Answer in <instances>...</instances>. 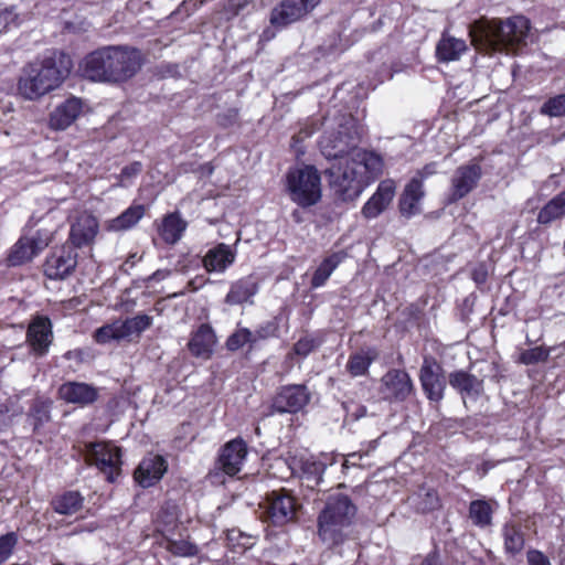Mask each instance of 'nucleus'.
I'll return each instance as SVG.
<instances>
[{"label": "nucleus", "mask_w": 565, "mask_h": 565, "mask_svg": "<svg viewBox=\"0 0 565 565\" xmlns=\"http://www.w3.org/2000/svg\"><path fill=\"white\" fill-rule=\"evenodd\" d=\"M246 456L247 445L242 438L230 440L222 447L215 469L222 470L227 476H235L241 471Z\"/></svg>", "instance_id": "ddd939ff"}, {"label": "nucleus", "mask_w": 565, "mask_h": 565, "mask_svg": "<svg viewBox=\"0 0 565 565\" xmlns=\"http://www.w3.org/2000/svg\"><path fill=\"white\" fill-rule=\"evenodd\" d=\"M327 463L322 460L306 459L301 461L302 480L307 482V487L313 489L322 481Z\"/></svg>", "instance_id": "e433bc0d"}, {"label": "nucleus", "mask_w": 565, "mask_h": 565, "mask_svg": "<svg viewBox=\"0 0 565 565\" xmlns=\"http://www.w3.org/2000/svg\"><path fill=\"white\" fill-rule=\"evenodd\" d=\"M435 172H436V166H435V163H430V164L425 166L422 170H419L415 178L423 181L425 178L434 174Z\"/></svg>", "instance_id": "6e6d98bb"}, {"label": "nucleus", "mask_w": 565, "mask_h": 565, "mask_svg": "<svg viewBox=\"0 0 565 565\" xmlns=\"http://www.w3.org/2000/svg\"><path fill=\"white\" fill-rule=\"evenodd\" d=\"M244 345H249L250 349L253 348L252 330L237 324L235 331L227 338L225 347L230 351H237Z\"/></svg>", "instance_id": "79ce46f5"}, {"label": "nucleus", "mask_w": 565, "mask_h": 565, "mask_svg": "<svg viewBox=\"0 0 565 565\" xmlns=\"http://www.w3.org/2000/svg\"><path fill=\"white\" fill-rule=\"evenodd\" d=\"M235 257L236 253L231 246L220 243L207 250L203 266L207 271L223 273L235 262Z\"/></svg>", "instance_id": "cd10ccee"}, {"label": "nucleus", "mask_w": 565, "mask_h": 565, "mask_svg": "<svg viewBox=\"0 0 565 565\" xmlns=\"http://www.w3.org/2000/svg\"><path fill=\"white\" fill-rule=\"evenodd\" d=\"M420 565H443L439 557L436 554H428L422 562Z\"/></svg>", "instance_id": "052dcab7"}, {"label": "nucleus", "mask_w": 565, "mask_h": 565, "mask_svg": "<svg viewBox=\"0 0 565 565\" xmlns=\"http://www.w3.org/2000/svg\"><path fill=\"white\" fill-rule=\"evenodd\" d=\"M53 340L52 323L47 317H36L29 324L26 341L32 352L42 356L47 353Z\"/></svg>", "instance_id": "dca6fc26"}, {"label": "nucleus", "mask_w": 565, "mask_h": 565, "mask_svg": "<svg viewBox=\"0 0 565 565\" xmlns=\"http://www.w3.org/2000/svg\"><path fill=\"white\" fill-rule=\"evenodd\" d=\"M186 225V222L179 213H170L162 220V223L159 226V235L164 243L173 245L180 241Z\"/></svg>", "instance_id": "2f4dec72"}, {"label": "nucleus", "mask_w": 565, "mask_h": 565, "mask_svg": "<svg viewBox=\"0 0 565 565\" xmlns=\"http://www.w3.org/2000/svg\"><path fill=\"white\" fill-rule=\"evenodd\" d=\"M99 232L98 220L88 213L81 214L71 225L68 241L74 248L90 246Z\"/></svg>", "instance_id": "f3484780"}, {"label": "nucleus", "mask_w": 565, "mask_h": 565, "mask_svg": "<svg viewBox=\"0 0 565 565\" xmlns=\"http://www.w3.org/2000/svg\"><path fill=\"white\" fill-rule=\"evenodd\" d=\"M356 511L355 504L348 495L330 494L318 516V535L321 541L329 546H337L348 540Z\"/></svg>", "instance_id": "20e7f679"}, {"label": "nucleus", "mask_w": 565, "mask_h": 565, "mask_svg": "<svg viewBox=\"0 0 565 565\" xmlns=\"http://www.w3.org/2000/svg\"><path fill=\"white\" fill-rule=\"evenodd\" d=\"M438 370V365L425 361L419 373L423 391L427 398L433 402H440L444 398L446 388L445 379Z\"/></svg>", "instance_id": "4be33fe9"}, {"label": "nucleus", "mask_w": 565, "mask_h": 565, "mask_svg": "<svg viewBox=\"0 0 565 565\" xmlns=\"http://www.w3.org/2000/svg\"><path fill=\"white\" fill-rule=\"evenodd\" d=\"M313 132H315L313 127L306 126V127L301 128L300 131L298 132V135H296L292 139L295 141H301L306 138H309Z\"/></svg>", "instance_id": "4d7b16f0"}, {"label": "nucleus", "mask_w": 565, "mask_h": 565, "mask_svg": "<svg viewBox=\"0 0 565 565\" xmlns=\"http://www.w3.org/2000/svg\"><path fill=\"white\" fill-rule=\"evenodd\" d=\"M167 470L168 462L162 456L148 454L136 468L134 479L142 488H149L158 483Z\"/></svg>", "instance_id": "4468645a"}, {"label": "nucleus", "mask_w": 565, "mask_h": 565, "mask_svg": "<svg viewBox=\"0 0 565 565\" xmlns=\"http://www.w3.org/2000/svg\"><path fill=\"white\" fill-rule=\"evenodd\" d=\"M142 170V166L140 162H132L129 166L122 168L120 172V183L124 184L125 180L135 178Z\"/></svg>", "instance_id": "603ef678"}, {"label": "nucleus", "mask_w": 565, "mask_h": 565, "mask_svg": "<svg viewBox=\"0 0 565 565\" xmlns=\"http://www.w3.org/2000/svg\"><path fill=\"white\" fill-rule=\"evenodd\" d=\"M152 324V318L148 315H137L124 321H119L122 339L138 337Z\"/></svg>", "instance_id": "58836bf2"}, {"label": "nucleus", "mask_w": 565, "mask_h": 565, "mask_svg": "<svg viewBox=\"0 0 565 565\" xmlns=\"http://www.w3.org/2000/svg\"><path fill=\"white\" fill-rule=\"evenodd\" d=\"M319 342L316 341L313 338L310 337H303L299 339L295 345L294 351L297 355L307 356L310 354L316 348H318Z\"/></svg>", "instance_id": "8fccbe9b"}, {"label": "nucleus", "mask_w": 565, "mask_h": 565, "mask_svg": "<svg viewBox=\"0 0 565 565\" xmlns=\"http://www.w3.org/2000/svg\"><path fill=\"white\" fill-rule=\"evenodd\" d=\"M481 178V168L478 164L459 167L451 179L450 201L456 202L471 192Z\"/></svg>", "instance_id": "a211bd4d"}, {"label": "nucleus", "mask_w": 565, "mask_h": 565, "mask_svg": "<svg viewBox=\"0 0 565 565\" xmlns=\"http://www.w3.org/2000/svg\"><path fill=\"white\" fill-rule=\"evenodd\" d=\"M530 21L523 15L477 22L470 30L472 43L484 51L511 53L526 44Z\"/></svg>", "instance_id": "f03ea898"}, {"label": "nucleus", "mask_w": 565, "mask_h": 565, "mask_svg": "<svg viewBox=\"0 0 565 565\" xmlns=\"http://www.w3.org/2000/svg\"><path fill=\"white\" fill-rule=\"evenodd\" d=\"M234 0H230L231 2V7H232V10L233 12L236 14L238 13V11L244 7V4L247 2V0L244 1V3H238V4H232Z\"/></svg>", "instance_id": "e2e57ef3"}, {"label": "nucleus", "mask_w": 565, "mask_h": 565, "mask_svg": "<svg viewBox=\"0 0 565 565\" xmlns=\"http://www.w3.org/2000/svg\"><path fill=\"white\" fill-rule=\"evenodd\" d=\"M143 62V54L136 47L111 46V84L132 78L141 70Z\"/></svg>", "instance_id": "0eeeda50"}, {"label": "nucleus", "mask_w": 565, "mask_h": 565, "mask_svg": "<svg viewBox=\"0 0 565 565\" xmlns=\"http://www.w3.org/2000/svg\"><path fill=\"white\" fill-rule=\"evenodd\" d=\"M347 258V253L343 250L333 252L327 255L317 266L312 274L310 286L313 289L320 288L326 285L332 273L338 266Z\"/></svg>", "instance_id": "c756f323"}, {"label": "nucleus", "mask_w": 565, "mask_h": 565, "mask_svg": "<svg viewBox=\"0 0 565 565\" xmlns=\"http://www.w3.org/2000/svg\"><path fill=\"white\" fill-rule=\"evenodd\" d=\"M267 338V333L264 328H259L255 331H252V344L253 347L260 340H264Z\"/></svg>", "instance_id": "13d9d810"}, {"label": "nucleus", "mask_w": 565, "mask_h": 565, "mask_svg": "<svg viewBox=\"0 0 565 565\" xmlns=\"http://www.w3.org/2000/svg\"><path fill=\"white\" fill-rule=\"evenodd\" d=\"M467 50L466 42L452 36H443L438 42L436 54L439 61H456Z\"/></svg>", "instance_id": "72a5a7b5"}, {"label": "nucleus", "mask_w": 565, "mask_h": 565, "mask_svg": "<svg viewBox=\"0 0 565 565\" xmlns=\"http://www.w3.org/2000/svg\"><path fill=\"white\" fill-rule=\"evenodd\" d=\"M377 356L379 352L375 348L360 350L349 356L345 369L353 377L363 376L369 372L371 364Z\"/></svg>", "instance_id": "7c9ffc66"}, {"label": "nucleus", "mask_w": 565, "mask_h": 565, "mask_svg": "<svg viewBox=\"0 0 565 565\" xmlns=\"http://www.w3.org/2000/svg\"><path fill=\"white\" fill-rule=\"evenodd\" d=\"M17 543L18 536L14 532L0 536V564L9 558Z\"/></svg>", "instance_id": "de8ad7c7"}, {"label": "nucleus", "mask_w": 565, "mask_h": 565, "mask_svg": "<svg viewBox=\"0 0 565 565\" xmlns=\"http://www.w3.org/2000/svg\"><path fill=\"white\" fill-rule=\"evenodd\" d=\"M540 114L550 117L565 116V93L550 97L540 108Z\"/></svg>", "instance_id": "37998d69"}, {"label": "nucleus", "mask_w": 565, "mask_h": 565, "mask_svg": "<svg viewBox=\"0 0 565 565\" xmlns=\"http://www.w3.org/2000/svg\"><path fill=\"white\" fill-rule=\"evenodd\" d=\"M146 207L142 204H134L126 209L117 217L105 222L104 227L108 232H125L135 227L143 217Z\"/></svg>", "instance_id": "c85d7f7f"}, {"label": "nucleus", "mask_w": 565, "mask_h": 565, "mask_svg": "<svg viewBox=\"0 0 565 565\" xmlns=\"http://www.w3.org/2000/svg\"><path fill=\"white\" fill-rule=\"evenodd\" d=\"M171 275L170 269H158L151 276L148 277L149 281H161Z\"/></svg>", "instance_id": "5fc2aeb1"}, {"label": "nucleus", "mask_w": 565, "mask_h": 565, "mask_svg": "<svg viewBox=\"0 0 565 565\" xmlns=\"http://www.w3.org/2000/svg\"><path fill=\"white\" fill-rule=\"evenodd\" d=\"M565 216V191L551 199L539 212L537 223L548 225Z\"/></svg>", "instance_id": "473e14b6"}, {"label": "nucleus", "mask_w": 565, "mask_h": 565, "mask_svg": "<svg viewBox=\"0 0 565 565\" xmlns=\"http://www.w3.org/2000/svg\"><path fill=\"white\" fill-rule=\"evenodd\" d=\"M258 279L253 275H248L232 282L224 301L230 306L253 303V298L258 292Z\"/></svg>", "instance_id": "393cba45"}, {"label": "nucleus", "mask_w": 565, "mask_h": 565, "mask_svg": "<svg viewBox=\"0 0 565 565\" xmlns=\"http://www.w3.org/2000/svg\"><path fill=\"white\" fill-rule=\"evenodd\" d=\"M215 476H217V472H211L210 473V477H215Z\"/></svg>", "instance_id": "69168bd1"}, {"label": "nucleus", "mask_w": 565, "mask_h": 565, "mask_svg": "<svg viewBox=\"0 0 565 565\" xmlns=\"http://www.w3.org/2000/svg\"><path fill=\"white\" fill-rule=\"evenodd\" d=\"M422 180L413 178L405 186L399 199V211L403 216L412 217L420 213V201L424 198Z\"/></svg>", "instance_id": "bb28decb"}, {"label": "nucleus", "mask_w": 565, "mask_h": 565, "mask_svg": "<svg viewBox=\"0 0 565 565\" xmlns=\"http://www.w3.org/2000/svg\"><path fill=\"white\" fill-rule=\"evenodd\" d=\"M395 191L396 185L393 180L386 179L381 181L376 191L363 205L361 211L362 215L369 220L377 217L388 207L393 201Z\"/></svg>", "instance_id": "6ab92c4d"}, {"label": "nucleus", "mask_w": 565, "mask_h": 565, "mask_svg": "<svg viewBox=\"0 0 565 565\" xmlns=\"http://www.w3.org/2000/svg\"><path fill=\"white\" fill-rule=\"evenodd\" d=\"M448 383L461 396L463 404L466 398L477 401L484 391L483 380L465 370L449 373Z\"/></svg>", "instance_id": "aec40b11"}, {"label": "nucleus", "mask_w": 565, "mask_h": 565, "mask_svg": "<svg viewBox=\"0 0 565 565\" xmlns=\"http://www.w3.org/2000/svg\"><path fill=\"white\" fill-rule=\"evenodd\" d=\"M29 419L31 420V425L33 429L36 430L44 423L50 419V407L46 402L35 401L29 413Z\"/></svg>", "instance_id": "c03bdc74"}, {"label": "nucleus", "mask_w": 565, "mask_h": 565, "mask_svg": "<svg viewBox=\"0 0 565 565\" xmlns=\"http://www.w3.org/2000/svg\"><path fill=\"white\" fill-rule=\"evenodd\" d=\"M83 504V497L76 491H68L53 501V509L58 514L76 513Z\"/></svg>", "instance_id": "4c0bfd02"}, {"label": "nucleus", "mask_w": 565, "mask_h": 565, "mask_svg": "<svg viewBox=\"0 0 565 565\" xmlns=\"http://www.w3.org/2000/svg\"><path fill=\"white\" fill-rule=\"evenodd\" d=\"M121 329L119 326V321H115L114 323L104 326L96 330L95 340L98 343H108L111 340H121Z\"/></svg>", "instance_id": "a18cd8bd"}, {"label": "nucleus", "mask_w": 565, "mask_h": 565, "mask_svg": "<svg viewBox=\"0 0 565 565\" xmlns=\"http://www.w3.org/2000/svg\"><path fill=\"white\" fill-rule=\"evenodd\" d=\"M504 550L508 554L516 555L524 547V536L520 527L514 524H505L502 529Z\"/></svg>", "instance_id": "ea45409f"}, {"label": "nucleus", "mask_w": 565, "mask_h": 565, "mask_svg": "<svg viewBox=\"0 0 565 565\" xmlns=\"http://www.w3.org/2000/svg\"><path fill=\"white\" fill-rule=\"evenodd\" d=\"M71 60L60 53L36 60L23 67L19 78V93L34 100L57 88L71 72Z\"/></svg>", "instance_id": "7ed1b4c3"}, {"label": "nucleus", "mask_w": 565, "mask_h": 565, "mask_svg": "<svg viewBox=\"0 0 565 565\" xmlns=\"http://www.w3.org/2000/svg\"><path fill=\"white\" fill-rule=\"evenodd\" d=\"M558 347H561L558 350H556L555 352H552V354H554L555 358H559L563 355V353L565 351V342L561 343Z\"/></svg>", "instance_id": "0e129e2a"}, {"label": "nucleus", "mask_w": 565, "mask_h": 565, "mask_svg": "<svg viewBox=\"0 0 565 565\" xmlns=\"http://www.w3.org/2000/svg\"><path fill=\"white\" fill-rule=\"evenodd\" d=\"M413 388L411 376L403 370H391L381 379V393L391 402L405 401Z\"/></svg>", "instance_id": "f8f14e48"}, {"label": "nucleus", "mask_w": 565, "mask_h": 565, "mask_svg": "<svg viewBox=\"0 0 565 565\" xmlns=\"http://www.w3.org/2000/svg\"><path fill=\"white\" fill-rule=\"evenodd\" d=\"M320 0H284L270 13V23L277 28L286 26L309 14Z\"/></svg>", "instance_id": "9d476101"}, {"label": "nucleus", "mask_w": 565, "mask_h": 565, "mask_svg": "<svg viewBox=\"0 0 565 565\" xmlns=\"http://www.w3.org/2000/svg\"><path fill=\"white\" fill-rule=\"evenodd\" d=\"M527 565H552L550 558L541 551L531 548L526 552Z\"/></svg>", "instance_id": "3c124183"}, {"label": "nucleus", "mask_w": 565, "mask_h": 565, "mask_svg": "<svg viewBox=\"0 0 565 565\" xmlns=\"http://www.w3.org/2000/svg\"><path fill=\"white\" fill-rule=\"evenodd\" d=\"M561 347H550V348H543V347H535L532 349L523 350L518 361L525 365L535 364L539 362H545L552 354V352H555Z\"/></svg>", "instance_id": "a19ab883"}, {"label": "nucleus", "mask_w": 565, "mask_h": 565, "mask_svg": "<svg viewBox=\"0 0 565 565\" xmlns=\"http://www.w3.org/2000/svg\"><path fill=\"white\" fill-rule=\"evenodd\" d=\"M360 131L352 117H342L337 127L330 126L319 142L327 159H335L327 173L332 186L344 199L359 196L365 186L377 179L384 168L383 158L373 151L358 149Z\"/></svg>", "instance_id": "f257e3e1"}, {"label": "nucleus", "mask_w": 565, "mask_h": 565, "mask_svg": "<svg viewBox=\"0 0 565 565\" xmlns=\"http://www.w3.org/2000/svg\"><path fill=\"white\" fill-rule=\"evenodd\" d=\"M170 530L162 531V540L160 545L174 556L190 557L198 553V547L193 543L184 539L175 540L169 535Z\"/></svg>", "instance_id": "f704fd0d"}, {"label": "nucleus", "mask_w": 565, "mask_h": 565, "mask_svg": "<svg viewBox=\"0 0 565 565\" xmlns=\"http://www.w3.org/2000/svg\"><path fill=\"white\" fill-rule=\"evenodd\" d=\"M226 540L232 548L238 547L243 551H246L254 545L252 536L236 529H232L226 532Z\"/></svg>", "instance_id": "49530a36"}, {"label": "nucleus", "mask_w": 565, "mask_h": 565, "mask_svg": "<svg viewBox=\"0 0 565 565\" xmlns=\"http://www.w3.org/2000/svg\"><path fill=\"white\" fill-rule=\"evenodd\" d=\"M472 279L476 284L482 285L487 281L488 278V269L484 264L477 265L472 270Z\"/></svg>", "instance_id": "864d4df0"}, {"label": "nucleus", "mask_w": 565, "mask_h": 565, "mask_svg": "<svg viewBox=\"0 0 565 565\" xmlns=\"http://www.w3.org/2000/svg\"><path fill=\"white\" fill-rule=\"evenodd\" d=\"M58 394L66 403L87 406L97 401L99 390L84 382H66L60 386Z\"/></svg>", "instance_id": "412c9836"}, {"label": "nucleus", "mask_w": 565, "mask_h": 565, "mask_svg": "<svg viewBox=\"0 0 565 565\" xmlns=\"http://www.w3.org/2000/svg\"><path fill=\"white\" fill-rule=\"evenodd\" d=\"M287 189L291 200L302 207L316 204L321 198V179L318 170L306 166L290 170L287 174Z\"/></svg>", "instance_id": "39448f33"}, {"label": "nucleus", "mask_w": 565, "mask_h": 565, "mask_svg": "<svg viewBox=\"0 0 565 565\" xmlns=\"http://www.w3.org/2000/svg\"><path fill=\"white\" fill-rule=\"evenodd\" d=\"M6 425V409L0 405V429Z\"/></svg>", "instance_id": "680f3d73"}, {"label": "nucleus", "mask_w": 565, "mask_h": 565, "mask_svg": "<svg viewBox=\"0 0 565 565\" xmlns=\"http://www.w3.org/2000/svg\"><path fill=\"white\" fill-rule=\"evenodd\" d=\"M266 513L274 525H285L296 518V499L286 490L271 491L266 498Z\"/></svg>", "instance_id": "1a4fd4ad"}, {"label": "nucleus", "mask_w": 565, "mask_h": 565, "mask_svg": "<svg viewBox=\"0 0 565 565\" xmlns=\"http://www.w3.org/2000/svg\"><path fill=\"white\" fill-rule=\"evenodd\" d=\"M86 459L95 466L106 480L115 482L121 471V449L110 441H98L86 447Z\"/></svg>", "instance_id": "423d86ee"}, {"label": "nucleus", "mask_w": 565, "mask_h": 565, "mask_svg": "<svg viewBox=\"0 0 565 565\" xmlns=\"http://www.w3.org/2000/svg\"><path fill=\"white\" fill-rule=\"evenodd\" d=\"M78 254L71 245L55 248L45 259L44 275L49 279L63 280L71 276L77 266Z\"/></svg>", "instance_id": "6e6552de"}, {"label": "nucleus", "mask_w": 565, "mask_h": 565, "mask_svg": "<svg viewBox=\"0 0 565 565\" xmlns=\"http://www.w3.org/2000/svg\"><path fill=\"white\" fill-rule=\"evenodd\" d=\"M310 401V393L306 385L294 384L280 388L274 399V408L278 413H297Z\"/></svg>", "instance_id": "2eb2a0df"}, {"label": "nucleus", "mask_w": 565, "mask_h": 565, "mask_svg": "<svg viewBox=\"0 0 565 565\" xmlns=\"http://www.w3.org/2000/svg\"><path fill=\"white\" fill-rule=\"evenodd\" d=\"M45 246L46 243L38 235L21 237L12 247L8 262L11 266L28 263L39 255Z\"/></svg>", "instance_id": "b1692460"}, {"label": "nucleus", "mask_w": 565, "mask_h": 565, "mask_svg": "<svg viewBox=\"0 0 565 565\" xmlns=\"http://www.w3.org/2000/svg\"><path fill=\"white\" fill-rule=\"evenodd\" d=\"M216 342L217 339L213 328L203 323L191 333L188 349L195 358L207 360L213 354Z\"/></svg>", "instance_id": "5701e85b"}, {"label": "nucleus", "mask_w": 565, "mask_h": 565, "mask_svg": "<svg viewBox=\"0 0 565 565\" xmlns=\"http://www.w3.org/2000/svg\"><path fill=\"white\" fill-rule=\"evenodd\" d=\"M205 0H200V4H202Z\"/></svg>", "instance_id": "338daca9"}, {"label": "nucleus", "mask_w": 565, "mask_h": 565, "mask_svg": "<svg viewBox=\"0 0 565 565\" xmlns=\"http://www.w3.org/2000/svg\"><path fill=\"white\" fill-rule=\"evenodd\" d=\"M20 24V17L13 8H0V32Z\"/></svg>", "instance_id": "09e8293b"}, {"label": "nucleus", "mask_w": 565, "mask_h": 565, "mask_svg": "<svg viewBox=\"0 0 565 565\" xmlns=\"http://www.w3.org/2000/svg\"><path fill=\"white\" fill-rule=\"evenodd\" d=\"M83 103L77 97H70L60 104L50 116V127L55 130H64L79 116Z\"/></svg>", "instance_id": "a878e982"}, {"label": "nucleus", "mask_w": 565, "mask_h": 565, "mask_svg": "<svg viewBox=\"0 0 565 565\" xmlns=\"http://www.w3.org/2000/svg\"><path fill=\"white\" fill-rule=\"evenodd\" d=\"M366 415V407L364 405H355L354 409L350 412V416L354 419H360Z\"/></svg>", "instance_id": "bf43d9fd"}, {"label": "nucleus", "mask_w": 565, "mask_h": 565, "mask_svg": "<svg viewBox=\"0 0 565 565\" xmlns=\"http://www.w3.org/2000/svg\"><path fill=\"white\" fill-rule=\"evenodd\" d=\"M111 46L89 53L82 65L84 77L100 83H111Z\"/></svg>", "instance_id": "9b49d317"}, {"label": "nucleus", "mask_w": 565, "mask_h": 565, "mask_svg": "<svg viewBox=\"0 0 565 565\" xmlns=\"http://www.w3.org/2000/svg\"><path fill=\"white\" fill-rule=\"evenodd\" d=\"M495 503L486 500H475L469 505V518L479 527L491 525Z\"/></svg>", "instance_id": "c9c22d12"}]
</instances>
